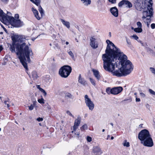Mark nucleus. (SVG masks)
<instances>
[{
  "label": "nucleus",
  "instance_id": "36",
  "mask_svg": "<svg viewBox=\"0 0 155 155\" xmlns=\"http://www.w3.org/2000/svg\"><path fill=\"white\" fill-rule=\"evenodd\" d=\"M38 101L41 104H44L45 103L44 100L42 97L40 99H38Z\"/></svg>",
  "mask_w": 155,
  "mask_h": 155
},
{
  "label": "nucleus",
  "instance_id": "27",
  "mask_svg": "<svg viewBox=\"0 0 155 155\" xmlns=\"http://www.w3.org/2000/svg\"><path fill=\"white\" fill-rule=\"evenodd\" d=\"M38 6V10L41 14V16L42 17L43 16L45 15L44 11L40 5Z\"/></svg>",
  "mask_w": 155,
  "mask_h": 155
},
{
  "label": "nucleus",
  "instance_id": "4",
  "mask_svg": "<svg viewBox=\"0 0 155 155\" xmlns=\"http://www.w3.org/2000/svg\"><path fill=\"white\" fill-rule=\"evenodd\" d=\"M13 35L11 36L12 40V44H10V50L12 53L16 52L15 48H16L17 52L18 51L25 47V46L28 45H26V43L20 44L18 43L20 35H18L12 34Z\"/></svg>",
  "mask_w": 155,
  "mask_h": 155
},
{
  "label": "nucleus",
  "instance_id": "22",
  "mask_svg": "<svg viewBox=\"0 0 155 155\" xmlns=\"http://www.w3.org/2000/svg\"><path fill=\"white\" fill-rule=\"evenodd\" d=\"M31 10L33 12L35 17L38 20H40L41 19V18L38 15V11L36 9H35L33 7L31 8Z\"/></svg>",
  "mask_w": 155,
  "mask_h": 155
},
{
  "label": "nucleus",
  "instance_id": "34",
  "mask_svg": "<svg viewBox=\"0 0 155 155\" xmlns=\"http://www.w3.org/2000/svg\"><path fill=\"white\" fill-rule=\"evenodd\" d=\"M145 48L147 52H150V53L152 54L154 53V51L150 48L146 47Z\"/></svg>",
  "mask_w": 155,
  "mask_h": 155
},
{
  "label": "nucleus",
  "instance_id": "13",
  "mask_svg": "<svg viewBox=\"0 0 155 155\" xmlns=\"http://www.w3.org/2000/svg\"><path fill=\"white\" fill-rule=\"evenodd\" d=\"M8 15L5 14L1 8L0 9V20L3 23L6 22Z\"/></svg>",
  "mask_w": 155,
  "mask_h": 155
},
{
  "label": "nucleus",
  "instance_id": "33",
  "mask_svg": "<svg viewBox=\"0 0 155 155\" xmlns=\"http://www.w3.org/2000/svg\"><path fill=\"white\" fill-rule=\"evenodd\" d=\"M65 96L71 99H73L74 98V96L69 93H67Z\"/></svg>",
  "mask_w": 155,
  "mask_h": 155
},
{
  "label": "nucleus",
  "instance_id": "3",
  "mask_svg": "<svg viewBox=\"0 0 155 155\" xmlns=\"http://www.w3.org/2000/svg\"><path fill=\"white\" fill-rule=\"evenodd\" d=\"M138 137L143 146L148 147L153 146V139L147 130L144 129L141 130L138 134Z\"/></svg>",
  "mask_w": 155,
  "mask_h": 155
},
{
  "label": "nucleus",
  "instance_id": "17",
  "mask_svg": "<svg viewBox=\"0 0 155 155\" xmlns=\"http://www.w3.org/2000/svg\"><path fill=\"white\" fill-rule=\"evenodd\" d=\"M81 122V118L78 117L77 119L75 120L74 125L73 127L74 131H75L76 129H77L79 125Z\"/></svg>",
  "mask_w": 155,
  "mask_h": 155
},
{
  "label": "nucleus",
  "instance_id": "41",
  "mask_svg": "<svg viewBox=\"0 0 155 155\" xmlns=\"http://www.w3.org/2000/svg\"><path fill=\"white\" fill-rule=\"evenodd\" d=\"M147 20L149 21V22L148 21L147 22V27L149 28L150 27V24L151 22V19H150V18H147Z\"/></svg>",
  "mask_w": 155,
  "mask_h": 155
},
{
  "label": "nucleus",
  "instance_id": "25",
  "mask_svg": "<svg viewBox=\"0 0 155 155\" xmlns=\"http://www.w3.org/2000/svg\"><path fill=\"white\" fill-rule=\"evenodd\" d=\"M82 3L86 6H87L88 5L91 4V0H81Z\"/></svg>",
  "mask_w": 155,
  "mask_h": 155
},
{
  "label": "nucleus",
  "instance_id": "28",
  "mask_svg": "<svg viewBox=\"0 0 155 155\" xmlns=\"http://www.w3.org/2000/svg\"><path fill=\"white\" fill-rule=\"evenodd\" d=\"M125 4L127 5L126 7L129 8H131L132 7V3L127 0H125Z\"/></svg>",
  "mask_w": 155,
  "mask_h": 155
},
{
  "label": "nucleus",
  "instance_id": "11",
  "mask_svg": "<svg viewBox=\"0 0 155 155\" xmlns=\"http://www.w3.org/2000/svg\"><path fill=\"white\" fill-rule=\"evenodd\" d=\"M84 98L86 105L88 107L90 110H92L94 108V104L91 99L89 98L87 95H86L85 96Z\"/></svg>",
  "mask_w": 155,
  "mask_h": 155
},
{
  "label": "nucleus",
  "instance_id": "54",
  "mask_svg": "<svg viewBox=\"0 0 155 155\" xmlns=\"http://www.w3.org/2000/svg\"><path fill=\"white\" fill-rule=\"evenodd\" d=\"M152 29H154L155 28V24L152 23L150 25Z\"/></svg>",
  "mask_w": 155,
  "mask_h": 155
},
{
  "label": "nucleus",
  "instance_id": "62",
  "mask_svg": "<svg viewBox=\"0 0 155 155\" xmlns=\"http://www.w3.org/2000/svg\"><path fill=\"white\" fill-rule=\"evenodd\" d=\"M35 101H33V104H32L33 105H34V106H35L36 105V103H37V102L36 101L35 99Z\"/></svg>",
  "mask_w": 155,
  "mask_h": 155
},
{
  "label": "nucleus",
  "instance_id": "35",
  "mask_svg": "<svg viewBox=\"0 0 155 155\" xmlns=\"http://www.w3.org/2000/svg\"><path fill=\"white\" fill-rule=\"evenodd\" d=\"M125 0H122L118 4V6L119 7H121L122 5L125 4Z\"/></svg>",
  "mask_w": 155,
  "mask_h": 155
},
{
  "label": "nucleus",
  "instance_id": "6",
  "mask_svg": "<svg viewBox=\"0 0 155 155\" xmlns=\"http://www.w3.org/2000/svg\"><path fill=\"white\" fill-rule=\"evenodd\" d=\"M71 71L72 68L70 66L65 65L60 68L59 74L62 77L66 78L70 75Z\"/></svg>",
  "mask_w": 155,
  "mask_h": 155
},
{
  "label": "nucleus",
  "instance_id": "52",
  "mask_svg": "<svg viewBox=\"0 0 155 155\" xmlns=\"http://www.w3.org/2000/svg\"><path fill=\"white\" fill-rule=\"evenodd\" d=\"M109 2L112 4H115L116 3V0H108Z\"/></svg>",
  "mask_w": 155,
  "mask_h": 155
},
{
  "label": "nucleus",
  "instance_id": "15",
  "mask_svg": "<svg viewBox=\"0 0 155 155\" xmlns=\"http://www.w3.org/2000/svg\"><path fill=\"white\" fill-rule=\"evenodd\" d=\"M112 14L115 17H117L118 16V10L116 7L111 8L110 10Z\"/></svg>",
  "mask_w": 155,
  "mask_h": 155
},
{
  "label": "nucleus",
  "instance_id": "55",
  "mask_svg": "<svg viewBox=\"0 0 155 155\" xmlns=\"http://www.w3.org/2000/svg\"><path fill=\"white\" fill-rule=\"evenodd\" d=\"M67 113L70 116H71L73 117H74V116L70 113V112L69 110L67 111Z\"/></svg>",
  "mask_w": 155,
  "mask_h": 155
},
{
  "label": "nucleus",
  "instance_id": "57",
  "mask_svg": "<svg viewBox=\"0 0 155 155\" xmlns=\"http://www.w3.org/2000/svg\"><path fill=\"white\" fill-rule=\"evenodd\" d=\"M2 2L5 4H7L9 0H1Z\"/></svg>",
  "mask_w": 155,
  "mask_h": 155
},
{
  "label": "nucleus",
  "instance_id": "14",
  "mask_svg": "<svg viewBox=\"0 0 155 155\" xmlns=\"http://www.w3.org/2000/svg\"><path fill=\"white\" fill-rule=\"evenodd\" d=\"M102 153L101 149L98 146L94 147L92 150L93 155H100Z\"/></svg>",
  "mask_w": 155,
  "mask_h": 155
},
{
  "label": "nucleus",
  "instance_id": "46",
  "mask_svg": "<svg viewBox=\"0 0 155 155\" xmlns=\"http://www.w3.org/2000/svg\"><path fill=\"white\" fill-rule=\"evenodd\" d=\"M131 37H133L135 40H137V39L139 38L136 35H134Z\"/></svg>",
  "mask_w": 155,
  "mask_h": 155
},
{
  "label": "nucleus",
  "instance_id": "2",
  "mask_svg": "<svg viewBox=\"0 0 155 155\" xmlns=\"http://www.w3.org/2000/svg\"><path fill=\"white\" fill-rule=\"evenodd\" d=\"M31 52L32 53L31 50L30 48L28 45L25 46V47L22 49L16 52V54L18 56V58L20 62L26 70H28V68L26 58L27 59L28 62L30 63V55Z\"/></svg>",
  "mask_w": 155,
  "mask_h": 155
},
{
  "label": "nucleus",
  "instance_id": "56",
  "mask_svg": "<svg viewBox=\"0 0 155 155\" xmlns=\"http://www.w3.org/2000/svg\"><path fill=\"white\" fill-rule=\"evenodd\" d=\"M15 18L17 19H19V15L18 14H15Z\"/></svg>",
  "mask_w": 155,
  "mask_h": 155
},
{
  "label": "nucleus",
  "instance_id": "64",
  "mask_svg": "<svg viewBox=\"0 0 155 155\" xmlns=\"http://www.w3.org/2000/svg\"><path fill=\"white\" fill-rule=\"evenodd\" d=\"M101 1L100 0H97V3L98 4H101Z\"/></svg>",
  "mask_w": 155,
  "mask_h": 155
},
{
  "label": "nucleus",
  "instance_id": "23",
  "mask_svg": "<svg viewBox=\"0 0 155 155\" xmlns=\"http://www.w3.org/2000/svg\"><path fill=\"white\" fill-rule=\"evenodd\" d=\"M60 20L62 24L67 28H70V23L69 22L66 21L63 19H61Z\"/></svg>",
  "mask_w": 155,
  "mask_h": 155
},
{
  "label": "nucleus",
  "instance_id": "60",
  "mask_svg": "<svg viewBox=\"0 0 155 155\" xmlns=\"http://www.w3.org/2000/svg\"><path fill=\"white\" fill-rule=\"evenodd\" d=\"M140 96H141L142 97H144L145 96V95L144 93H143L142 92L140 93Z\"/></svg>",
  "mask_w": 155,
  "mask_h": 155
},
{
  "label": "nucleus",
  "instance_id": "59",
  "mask_svg": "<svg viewBox=\"0 0 155 155\" xmlns=\"http://www.w3.org/2000/svg\"><path fill=\"white\" fill-rule=\"evenodd\" d=\"M36 87L37 88L39 89L40 91L43 89L40 87V85H37Z\"/></svg>",
  "mask_w": 155,
  "mask_h": 155
},
{
  "label": "nucleus",
  "instance_id": "21",
  "mask_svg": "<svg viewBox=\"0 0 155 155\" xmlns=\"http://www.w3.org/2000/svg\"><path fill=\"white\" fill-rule=\"evenodd\" d=\"M7 20L6 21H8L11 25L12 26V25L14 23L15 21L16 20V19H15L13 17L10 16L8 15V17Z\"/></svg>",
  "mask_w": 155,
  "mask_h": 155
},
{
  "label": "nucleus",
  "instance_id": "53",
  "mask_svg": "<svg viewBox=\"0 0 155 155\" xmlns=\"http://www.w3.org/2000/svg\"><path fill=\"white\" fill-rule=\"evenodd\" d=\"M43 120V119L42 117H39L36 119L37 120L38 122L42 121Z\"/></svg>",
  "mask_w": 155,
  "mask_h": 155
},
{
  "label": "nucleus",
  "instance_id": "42",
  "mask_svg": "<svg viewBox=\"0 0 155 155\" xmlns=\"http://www.w3.org/2000/svg\"><path fill=\"white\" fill-rule=\"evenodd\" d=\"M149 92L151 94L155 95V92L154 91L150 89H149Z\"/></svg>",
  "mask_w": 155,
  "mask_h": 155
},
{
  "label": "nucleus",
  "instance_id": "16",
  "mask_svg": "<svg viewBox=\"0 0 155 155\" xmlns=\"http://www.w3.org/2000/svg\"><path fill=\"white\" fill-rule=\"evenodd\" d=\"M23 21H21L20 19H16L15 22L12 26L15 27H19L24 25Z\"/></svg>",
  "mask_w": 155,
  "mask_h": 155
},
{
  "label": "nucleus",
  "instance_id": "47",
  "mask_svg": "<svg viewBox=\"0 0 155 155\" xmlns=\"http://www.w3.org/2000/svg\"><path fill=\"white\" fill-rule=\"evenodd\" d=\"M9 100L8 98H7V101L5 100L4 101V103L6 105H7V107L8 108L10 106L9 105V104H8L7 103V102H8V101H9Z\"/></svg>",
  "mask_w": 155,
  "mask_h": 155
},
{
  "label": "nucleus",
  "instance_id": "49",
  "mask_svg": "<svg viewBox=\"0 0 155 155\" xmlns=\"http://www.w3.org/2000/svg\"><path fill=\"white\" fill-rule=\"evenodd\" d=\"M125 38H126V41H127V44H128L129 45H131V43L130 41V40L129 39H128L127 37H125Z\"/></svg>",
  "mask_w": 155,
  "mask_h": 155
},
{
  "label": "nucleus",
  "instance_id": "24",
  "mask_svg": "<svg viewBox=\"0 0 155 155\" xmlns=\"http://www.w3.org/2000/svg\"><path fill=\"white\" fill-rule=\"evenodd\" d=\"M26 40L25 36L20 35L18 43L20 42L21 44L25 43V41Z\"/></svg>",
  "mask_w": 155,
  "mask_h": 155
},
{
  "label": "nucleus",
  "instance_id": "1",
  "mask_svg": "<svg viewBox=\"0 0 155 155\" xmlns=\"http://www.w3.org/2000/svg\"><path fill=\"white\" fill-rule=\"evenodd\" d=\"M122 53H119L117 56L113 57L115 58V60L117 59L120 61L119 63H120L121 67L118 69V70L115 71L114 72V74L116 76L121 77L123 76H126L129 74L133 69L134 66L131 62L128 60L127 56L123 54V52L120 51Z\"/></svg>",
  "mask_w": 155,
  "mask_h": 155
},
{
  "label": "nucleus",
  "instance_id": "29",
  "mask_svg": "<svg viewBox=\"0 0 155 155\" xmlns=\"http://www.w3.org/2000/svg\"><path fill=\"white\" fill-rule=\"evenodd\" d=\"M30 1L37 6H38L41 2V0H30Z\"/></svg>",
  "mask_w": 155,
  "mask_h": 155
},
{
  "label": "nucleus",
  "instance_id": "18",
  "mask_svg": "<svg viewBox=\"0 0 155 155\" xmlns=\"http://www.w3.org/2000/svg\"><path fill=\"white\" fill-rule=\"evenodd\" d=\"M110 45L114 48L115 51L113 52V53L114 56L117 57L116 55L117 56L118 54L121 53L120 49L116 46L113 43Z\"/></svg>",
  "mask_w": 155,
  "mask_h": 155
},
{
  "label": "nucleus",
  "instance_id": "50",
  "mask_svg": "<svg viewBox=\"0 0 155 155\" xmlns=\"http://www.w3.org/2000/svg\"><path fill=\"white\" fill-rule=\"evenodd\" d=\"M41 91L44 94V96H46L47 95V93L45 91L44 89H42Z\"/></svg>",
  "mask_w": 155,
  "mask_h": 155
},
{
  "label": "nucleus",
  "instance_id": "44",
  "mask_svg": "<svg viewBox=\"0 0 155 155\" xmlns=\"http://www.w3.org/2000/svg\"><path fill=\"white\" fill-rule=\"evenodd\" d=\"M87 141L91 142L92 141V138L90 136H87Z\"/></svg>",
  "mask_w": 155,
  "mask_h": 155
},
{
  "label": "nucleus",
  "instance_id": "12",
  "mask_svg": "<svg viewBox=\"0 0 155 155\" xmlns=\"http://www.w3.org/2000/svg\"><path fill=\"white\" fill-rule=\"evenodd\" d=\"M90 45L93 49H95L98 48L97 42L96 39L94 38V36L90 38Z\"/></svg>",
  "mask_w": 155,
  "mask_h": 155
},
{
  "label": "nucleus",
  "instance_id": "63",
  "mask_svg": "<svg viewBox=\"0 0 155 155\" xmlns=\"http://www.w3.org/2000/svg\"><path fill=\"white\" fill-rule=\"evenodd\" d=\"M140 101V99L139 98H136V102H139Z\"/></svg>",
  "mask_w": 155,
  "mask_h": 155
},
{
  "label": "nucleus",
  "instance_id": "30",
  "mask_svg": "<svg viewBox=\"0 0 155 155\" xmlns=\"http://www.w3.org/2000/svg\"><path fill=\"white\" fill-rule=\"evenodd\" d=\"M123 145L124 147H128L130 146V143L129 142H127V140H125L123 143Z\"/></svg>",
  "mask_w": 155,
  "mask_h": 155
},
{
  "label": "nucleus",
  "instance_id": "40",
  "mask_svg": "<svg viewBox=\"0 0 155 155\" xmlns=\"http://www.w3.org/2000/svg\"><path fill=\"white\" fill-rule=\"evenodd\" d=\"M90 81L91 83L94 86H95L96 85L95 83V81L94 79H93L90 78Z\"/></svg>",
  "mask_w": 155,
  "mask_h": 155
},
{
  "label": "nucleus",
  "instance_id": "45",
  "mask_svg": "<svg viewBox=\"0 0 155 155\" xmlns=\"http://www.w3.org/2000/svg\"><path fill=\"white\" fill-rule=\"evenodd\" d=\"M0 25L1 27L3 28L4 31L5 32L8 34H9L8 33V32L7 31V29L4 27V26L1 24H0Z\"/></svg>",
  "mask_w": 155,
  "mask_h": 155
},
{
  "label": "nucleus",
  "instance_id": "7",
  "mask_svg": "<svg viewBox=\"0 0 155 155\" xmlns=\"http://www.w3.org/2000/svg\"><path fill=\"white\" fill-rule=\"evenodd\" d=\"M114 51V48H111L110 46L108 44L105 51V53L102 55L103 59L108 58H113L115 56L113 53Z\"/></svg>",
  "mask_w": 155,
  "mask_h": 155
},
{
  "label": "nucleus",
  "instance_id": "48",
  "mask_svg": "<svg viewBox=\"0 0 155 155\" xmlns=\"http://www.w3.org/2000/svg\"><path fill=\"white\" fill-rule=\"evenodd\" d=\"M34 106L32 104H31L30 106H28L29 109L30 110H33L34 109Z\"/></svg>",
  "mask_w": 155,
  "mask_h": 155
},
{
  "label": "nucleus",
  "instance_id": "8",
  "mask_svg": "<svg viewBox=\"0 0 155 155\" xmlns=\"http://www.w3.org/2000/svg\"><path fill=\"white\" fill-rule=\"evenodd\" d=\"M146 1L143 0H134V5L136 9L138 11H141L143 9H146Z\"/></svg>",
  "mask_w": 155,
  "mask_h": 155
},
{
  "label": "nucleus",
  "instance_id": "51",
  "mask_svg": "<svg viewBox=\"0 0 155 155\" xmlns=\"http://www.w3.org/2000/svg\"><path fill=\"white\" fill-rule=\"evenodd\" d=\"M106 42L107 43V45H108V44L109 45H111L113 43L111 41H110V40H107L106 41Z\"/></svg>",
  "mask_w": 155,
  "mask_h": 155
},
{
  "label": "nucleus",
  "instance_id": "43",
  "mask_svg": "<svg viewBox=\"0 0 155 155\" xmlns=\"http://www.w3.org/2000/svg\"><path fill=\"white\" fill-rule=\"evenodd\" d=\"M150 71L151 72L155 74V69L154 68L150 67Z\"/></svg>",
  "mask_w": 155,
  "mask_h": 155
},
{
  "label": "nucleus",
  "instance_id": "31",
  "mask_svg": "<svg viewBox=\"0 0 155 155\" xmlns=\"http://www.w3.org/2000/svg\"><path fill=\"white\" fill-rule=\"evenodd\" d=\"M81 130L82 131L87 129V126L86 124H84L80 128Z\"/></svg>",
  "mask_w": 155,
  "mask_h": 155
},
{
  "label": "nucleus",
  "instance_id": "26",
  "mask_svg": "<svg viewBox=\"0 0 155 155\" xmlns=\"http://www.w3.org/2000/svg\"><path fill=\"white\" fill-rule=\"evenodd\" d=\"M32 78L34 80H36L38 77V76L37 72L35 71H33L32 72Z\"/></svg>",
  "mask_w": 155,
  "mask_h": 155
},
{
  "label": "nucleus",
  "instance_id": "10",
  "mask_svg": "<svg viewBox=\"0 0 155 155\" xmlns=\"http://www.w3.org/2000/svg\"><path fill=\"white\" fill-rule=\"evenodd\" d=\"M144 11L143 12V14L147 17H149L150 19L153 16V8L152 7V5L149 6L146 9H144Z\"/></svg>",
  "mask_w": 155,
  "mask_h": 155
},
{
  "label": "nucleus",
  "instance_id": "38",
  "mask_svg": "<svg viewBox=\"0 0 155 155\" xmlns=\"http://www.w3.org/2000/svg\"><path fill=\"white\" fill-rule=\"evenodd\" d=\"M68 54H69L72 58V59L74 60V55L73 53H72V51H68Z\"/></svg>",
  "mask_w": 155,
  "mask_h": 155
},
{
  "label": "nucleus",
  "instance_id": "5",
  "mask_svg": "<svg viewBox=\"0 0 155 155\" xmlns=\"http://www.w3.org/2000/svg\"><path fill=\"white\" fill-rule=\"evenodd\" d=\"M114 60L115 58H113L103 59L104 68L106 71L112 72L114 75L116 76L114 74V72L115 71H113L115 69V64L113 63L114 61Z\"/></svg>",
  "mask_w": 155,
  "mask_h": 155
},
{
  "label": "nucleus",
  "instance_id": "37",
  "mask_svg": "<svg viewBox=\"0 0 155 155\" xmlns=\"http://www.w3.org/2000/svg\"><path fill=\"white\" fill-rule=\"evenodd\" d=\"M152 2V0H150L148 2V4H147L146 2L147 5H145L146 6V8H147V7H148V6H150V5H152V7L153 3Z\"/></svg>",
  "mask_w": 155,
  "mask_h": 155
},
{
  "label": "nucleus",
  "instance_id": "39",
  "mask_svg": "<svg viewBox=\"0 0 155 155\" xmlns=\"http://www.w3.org/2000/svg\"><path fill=\"white\" fill-rule=\"evenodd\" d=\"M137 25L138 26V28H140L141 29H142V25L140 21H138L137 22Z\"/></svg>",
  "mask_w": 155,
  "mask_h": 155
},
{
  "label": "nucleus",
  "instance_id": "32",
  "mask_svg": "<svg viewBox=\"0 0 155 155\" xmlns=\"http://www.w3.org/2000/svg\"><path fill=\"white\" fill-rule=\"evenodd\" d=\"M143 31V29H141L138 28H134V31L137 33H141Z\"/></svg>",
  "mask_w": 155,
  "mask_h": 155
},
{
  "label": "nucleus",
  "instance_id": "9",
  "mask_svg": "<svg viewBox=\"0 0 155 155\" xmlns=\"http://www.w3.org/2000/svg\"><path fill=\"white\" fill-rule=\"evenodd\" d=\"M123 90L122 87H114L111 89L108 87L106 89V92L109 94H117L120 93Z\"/></svg>",
  "mask_w": 155,
  "mask_h": 155
},
{
  "label": "nucleus",
  "instance_id": "58",
  "mask_svg": "<svg viewBox=\"0 0 155 155\" xmlns=\"http://www.w3.org/2000/svg\"><path fill=\"white\" fill-rule=\"evenodd\" d=\"M129 101V102H130L131 101H132V99H131V98H129V99H125L124 100H123L122 102L123 101Z\"/></svg>",
  "mask_w": 155,
  "mask_h": 155
},
{
  "label": "nucleus",
  "instance_id": "61",
  "mask_svg": "<svg viewBox=\"0 0 155 155\" xmlns=\"http://www.w3.org/2000/svg\"><path fill=\"white\" fill-rule=\"evenodd\" d=\"M138 41L140 42L141 44V45L142 46H145V45L144 44V43H143V42L142 41Z\"/></svg>",
  "mask_w": 155,
  "mask_h": 155
},
{
  "label": "nucleus",
  "instance_id": "20",
  "mask_svg": "<svg viewBox=\"0 0 155 155\" xmlns=\"http://www.w3.org/2000/svg\"><path fill=\"white\" fill-rule=\"evenodd\" d=\"M78 79V81L79 83L85 86L87 84V82L83 78H82L81 77V74H79Z\"/></svg>",
  "mask_w": 155,
  "mask_h": 155
},
{
  "label": "nucleus",
  "instance_id": "19",
  "mask_svg": "<svg viewBox=\"0 0 155 155\" xmlns=\"http://www.w3.org/2000/svg\"><path fill=\"white\" fill-rule=\"evenodd\" d=\"M92 71L94 75L97 80L99 81L101 77L99 71L98 70L94 69H93Z\"/></svg>",
  "mask_w": 155,
  "mask_h": 155
}]
</instances>
